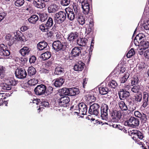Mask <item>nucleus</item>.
<instances>
[{
  "mask_svg": "<svg viewBox=\"0 0 149 149\" xmlns=\"http://www.w3.org/2000/svg\"><path fill=\"white\" fill-rule=\"evenodd\" d=\"M130 134H131L130 135L132 138L135 141L136 143L139 145H142V143L139 142V141L138 139H139L141 140L144 138V136L142 133L138 130H133Z\"/></svg>",
  "mask_w": 149,
  "mask_h": 149,
  "instance_id": "obj_1",
  "label": "nucleus"
},
{
  "mask_svg": "<svg viewBox=\"0 0 149 149\" xmlns=\"http://www.w3.org/2000/svg\"><path fill=\"white\" fill-rule=\"evenodd\" d=\"M10 54V52L7 46L3 44H0V58H4L5 56H9Z\"/></svg>",
  "mask_w": 149,
  "mask_h": 149,
  "instance_id": "obj_2",
  "label": "nucleus"
},
{
  "mask_svg": "<svg viewBox=\"0 0 149 149\" xmlns=\"http://www.w3.org/2000/svg\"><path fill=\"white\" fill-rule=\"evenodd\" d=\"M46 86L43 84L38 85L34 90L35 94L37 95H41L46 93Z\"/></svg>",
  "mask_w": 149,
  "mask_h": 149,
  "instance_id": "obj_3",
  "label": "nucleus"
},
{
  "mask_svg": "<svg viewBox=\"0 0 149 149\" xmlns=\"http://www.w3.org/2000/svg\"><path fill=\"white\" fill-rule=\"evenodd\" d=\"M108 106L106 104H102L101 108V116L102 119L107 120L108 119Z\"/></svg>",
  "mask_w": 149,
  "mask_h": 149,
  "instance_id": "obj_4",
  "label": "nucleus"
},
{
  "mask_svg": "<svg viewBox=\"0 0 149 149\" xmlns=\"http://www.w3.org/2000/svg\"><path fill=\"white\" fill-rule=\"evenodd\" d=\"M99 105L97 104L94 103L90 106L88 112L91 115L97 116L99 114Z\"/></svg>",
  "mask_w": 149,
  "mask_h": 149,
  "instance_id": "obj_5",
  "label": "nucleus"
},
{
  "mask_svg": "<svg viewBox=\"0 0 149 149\" xmlns=\"http://www.w3.org/2000/svg\"><path fill=\"white\" fill-rule=\"evenodd\" d=\"M139 121V119L134 117H131L129 119L126 121L125 124L129 126L134 127L135 126H138Z\"/></svg>",
  "mask_w": 149,
  "mask_h": 149,
  "instance_id": "obj_6",
  "label": "nucleus"
},
{
  "mask_svg": "<svg viewBox=\"0 0 149 149\" xmlns=\"http://www.w3.org/2000/svg\"><path fill=\"white\" fill-rule=\"evenodd\" d=\"M15 74L16 77L22 79L25 78L27 75V73L24 68H17L16 70Z\"/></svg>",
  "mask_w": 149,
  "mask_h": 149,
  "instance_id": "obj_7",
  "label": "nucleus"
},
{
  "mask_svg": "<svg viewBox=\"0 0 149 149\" xmlns=\"http://www.w3.org/2000/svg\"><path fill=\"white\" fill-rule=\"evenodd\" d=\"M78 1L81 3L84 14L85 15L88 14L89 11L90 7L87 1V0H78Z\"/></svg>",
  "mask_w": 149,
  "mask_h": 149,
  "instance_id": "obj_8",
  "label": "nucleus"
},
{
  "mask_svg": "<svg viewBox=\"0 0 149 149\" xmlns=\"http://www.w3.org/2000/svg\"><path fill=\"white\" fill-rule=\"evenodd\" d=\"M65 13L62 11L56 13V23L60 24L63 22L66 18Z\"/></svg>",
  "mask_w": 149,
  "mask_h": 149,
  "instance_id": "obj_9",
  "label": "nucleus"
},
{
  "mask_svg": "<svg viewBox=\"0 0 149 149\" xmlns=\"http://www.w3.org/2000/svg\"><path fill=\"white\" fill-rule=\"evenodd\" d=\"M121 117L120 112L118 111L116 113L113 112L111 113V120L112 122L117 123L119 121Z\"/></svg>",
  "mask_w": 149,
  "mask_h": 149,
  "instance_id": "obj_10",
  "label": "nucleus"
},
{
  "mask_svg": "<svg viewBox=\"0 0 149 149\" xmlns=\"http://www.w3.org/2000/svg\"><path fill=\"white\" fill-rule=\"evenodd\" d=\"M79 109V113L80 114L85 115L86 114L87 112V106L84 103H79L77 107Z\"/></svg>",
  "mask_w": 149,
  "mask_h": 149,
  "instance_id": "obj_11",
  "label": "nucleus"
},
{
  "mask_svg": "<svg viewBox=\"0 0 149 149\" xmlns=\"http://www.w3.org/2000/svg\"><path fill=\"white\" fill-rule=\"evenodd\" d=\"M65 11L67 15L68 18L71 20H73L75 17V14L73 11L72 9L68 7L65 9Z\"/></svg>",
  "mask_w": 149,
  "mask_h": 149,
  "instance_id": "obj_12",
  "label": "nucleus"
},
{
  "mask_svg": "<svg viewBox=\"0 0 149 149\" xmlns=\"http://www.w3.org/2000/svg\"><path fill=\"white\" fill-rule=\"evenodd\" d=\"M85 64L81 61H79L74 66V70L78 71H81L84 68Z\"/></svg>",
  "mask_w": 149,
  "mask_h": 149,
  "instance_id": "obj_13",
  "label": "nucleus"
},
{
  "mask_svg": "<svg viewBox=\"0 0 149 149\" xmlns=\"http://www.w3.org/2000/svg\"><path fill=\"white\" fill-rule=\"evenodd\" d=\"M145 35L142 33H139L135 37L134 40V43L135 45L139 47L140 45L141 40L145 38Z\"/></svg>",
  "mask_w": 149,
  "mask_h": 149,
  "instance_id": "obj_14",
  "label": "nucleus"
},
{
  "mask_svg": "<svg viewBox=\"0 0 149 149\" xmlns=\"http://www.w3.org/2000/svg\"><path fill=\"white\" fill-rule=\"evenodd\" d=\"M60 100L59 101V105L61 106L65 107L66 104L70 101L69 98L67 96H64L59 98Z\"/></svg>",
  "mask_w": 149,
  "mask_h": 149,
  "instance_id": "obj_15",
  "label": "nucleus"
},
{
  "mask_svg": "<svg viewBox=\"0 0 149 149\" xmlns=\"http://www.w3.org/2000/svg\"><path fill=\"white\" fill-rule=\"evenodd\" d=\"M119 95L120 99L123 100L129 97L130 93L128 91H124L123 89H121L119 93Z\"/></svg>",
  "mask_w": 149,
  "mask_h": 149,
  "instance_id": "obj_16",
  "label": "nucleus"
},
{
  "mask_svg": "<svg viewBox=\"0 0 149 149\" xmlns=\"http://www.w3.org/2000/svg\"><path fill=\"white\" fill-rule=\"evenodd\" d=\"M6 39L7 42L9 46H11L13 45L16 41V38L12 36L10 34H8L6 36Z\"/></svg>",
  "mask_w": 149,
  "mask_h": 149,
  "instance_id": "obj_17",
  "label": "nucleus"
},
{
  "mask_svg": "<svg viewBox=\"0 0 149 149\" xmlns=\"http://www.w3.org/2000/svg\"><path fill=\"white\" fill-rule=\"evenodd\" d=\"M81 47H75L72 50L71 54L72 57H76L79 56L81 52Z\"/></svg>",
  "mask_w": 149,
  "mask_h": 149,
  "instance_id": "obj_18",
  "label": "nucleus"
},
{
  "mask_svg": "<svg viewBox=\"0 0 149 149\" xmlns=\"http://www.w3.org/2000/svg\"><path fill=\"white\" fill-rule=\"evenodd\" d=\"M148 94L146 92L143 93V104L141 107L145 108L148 105Z\"/></svg>",
  "mask_w": 149,
  "mask_h": 149,
  "instance_id": "obj_19",
  "label": "nucleus"
},
{
  "mask_svg": "<svg viewBox=\"0 0 149 149\" xmlns=\"http://www.w3.org/2000/svg\"><path fill=\"white\" fill-rule=\"evenodd\" d=\"M31 50V48L27 47H24L19 51V52L23 56L28 55Z\"/></svg>",
  "mask_w": 149,
  "mask_h": 149,
  "instance_id": "obj_20",
  "label": "nucleus"
},
{
  "mask_svg": "<svg viewBox=\"0 0 149 149\" xmlns=\"http://www.w3.org/2000/svg\"><path fill=\"white\" fill-rule=\"evenodd\" d=\"M68 95L74 96L78 94L79 91L77 88H68Z\"/></svg>",
  "mask_w": 149,
  "mask_h": 149,
  "instance_id": "obj_21",
  "label": "nucleus"
},
{
  "mask_svg": "<svg viewBox=\"0 0 149 149\" xmlns=\"http://www.w3.org/2000/svg\"><path fill=\"white\" fill-rule=\"evenodd\" d=\"M39 19L38 17L36 15H32L28 19L29 22L31 24H34L36 23Z\"/></svg>",
  "mask_w": 149,
  "mask_h": 149,
  "instance_id": "obj_22",
  "label": "nucleus"
},
{
  "mask_svg": "<svg viewBox=\"0 0 149 149\" xmlns=\"http://www.w3.org/2000/svg\"><path fill=\"white\" fill-rule=\"evenodd\" d=\"M68 88H65L58 90L57 93V96H63L65 95H68Z\"/></svg>",
  "mask_w": 149,
  "mask_h": 149,
  "instance_id": "obj_23",
  "label": "nucleus"
},
{
  "mask_svg": "<svg viewBox=\"0 0 149 149\" xmlns=\"http://www.w3.org/2000/svg\"><path fill=\"white\" fill-rule=\"evenodd\" d=\"M49 105V103L47 101V100L44 99L40 103L39 107L38 109V110H39V112H40V111L42 110V109L43 107H48Z\"/></svg>",
  "mask_w": 149,
  "mask_h": 149,
  "instance_id": "obj_24",
  "label": "nucleus"
},
{
  "mask_svg": "<svg viewBox=\"0 0 149 149\" xmlns=\"http://www.w3.org/2000/svg\"><path fill=\"white\" fill-rule=\"evenodd\" d=\"M78 37V33L76 32H72L68 34V40L69 41H73Z\"/></svg>",
  "mask_w": 149,
  "mask_h": 149,
  "instance_id": "obj_25",
  "label": "nucleus"
},
{
  "mask_svg": "<svg viewBox=\"0 0 149 149\" xmlns=\"http://www.w3.org/2000/svg\"><path fill=\"white\" fill-rule=\"evenodd\" d=\"M76 17L77 18L79 23L80 24L83 25L86 23L87 25H88L87 19L85 20L84 17L80 15Z\"/></svg>",
  "mask_w": 149,
  "mask_h": 149,
  "instance_id": "obj_26",
  "label": "nucleus"
},
{
  "mask_svg": "<svg viewBox=\"0 0 149 149\" xmlns=\"http://www.w3.org/2000/svg\"><path fill=\"white\" fill-rule=\"evenodd\" d=\"M48 44L45 41H42L39 42L37 44L38 48L40 50H42L46 48Z\"/></svg>",
  "mask_w": 149,
  "mask_h": 149,
  "instance_id": "obj_27",
  "label": "nucleus"
},
{
  "mask_svg": "<svg viewBox=\"0 0 149 149\" xmlns=\"http://www.w3.org/2000/svg\"><path fill=\"white\" fill-rule=\"evenodd\" d=\"M87 42L86 38H79L77 41V43L79 45L81 46H85Z\"/></svg>",
  "mask_w": 149,
  "mask_h": 149,
  "instance_id": "obj_28",
  "label": "nucleus"
},
{
  "mask_svg": "<svg viewBox=\"0 0 149 149\" xmlns=\"http://www.w3.org/2000/svg\"><path fill=\"white\" fill-rule=\"evenodd\" d=\"M58 34H56V38L58 37L59 35L58 36ZM58 38H56V52L58 50H63V43L60 40H57Z\"/></svg>",
  "mask_w": 149,
  "mask_h": 149,
  "instance_id": "obj_29",
  "label": "nucleus"
},
{
  "mask_svg": "<svg viewBox=\"0 0 149 149\" xmlns=\"http://www.w3.org/2000/svg\"><path fill=\"white\" fill-rule=\"evenodd\" d=\"M51 56V53L47 51L42 54L41 55V58L43 61H45L49 59Z\"/></svg>",
  "mask_w": 149,
  "mask_h": 149,
  "instance_id": "obj_30",
  "label": "nucleus"
},
{
  "mask_svg": "<svg viewBox=\"0 0 149 149\" xmlns=\"http://www.w3.org/2000/svg\"><path fill=\"white\" fill-rule=\"evenodd\" d=\"M88 23V25L89 27L88 29H87L86 27H85L86 28V31H88L90 32L91 30V28L93 26L94 24V22L93 20L91 19V18H89L87 21Z\"/></svg>",
  "mask_w": 149,
  "mask_h": 149,
  "instance_id": "obj_31",
  "label": "nucleus"
},
{
  "mask_svg": "<svg viewBox=\"0 0 149 149\" xmlns=\"http://www.w3.org/2000/svg\"><path fill=\"white\" fill-rule=\"evenodd\" d=\"M139 46L146 49L149 47V42L146 40L140 41Z\"/></svg>",
  "mask_w": 149,
  "mask_h": 149,
  "instance_id": "obj_32",
  "label": "nucleus"
},
{
  "mask_svg": "<svg viewBox=\"0 0 149 149\" xmlns=\"http://www.w3.org/2000/svg\"><path fill=\"white\" fill-rule=\"evenodd\" d=\"M36 72V71L35 68L32 66L29 67L28 70V74L30 76H32L35 74Z\"/></svg>",
  "mask_w": 149,
  "mask_h": 149,
  "instance_id": "obj_33",
  "label": "nucleus"
},
{
  "mask_svg": "<svg viewBox=\"0 0 149 149\" xmlns=\"http://www.w3.org/2000/svg\"><path fill=\"white\" fill-rule=\"evenodd\" d=\"M99 92L101 95H106L109 93L108 88L106 87H100L99 88Z\"/></svg>",
  "mask_w": 149,
  "mask_h": 149,
  "instance_id": "obj_34",
  "label": "nucleus"
},
{
  "mask_svg": "<svg viewBox=\"0 0 149 149\" xmlns=\"http://www.w3.org/2000/svg\"><path fill=\"white\" fill-rule=\"evenodd\" d=\"M108 86L111 88H116L118 87V84L116 81L112 80L109 82Z\"/></svg>",
  "mask_w": 149,
  "mask_h": 149,
  "instance_id": "obj_35",
  "label": "nucleus"
},
{
  "mask_svg": "<svg viewBox=\"0 0 149 149\" xmlns=\"http://www.w3.org/2000/svg\"><path fill=\"white\" fill-rule=\"evenodd\" d=\"M12 87L9 83L7 84L6 83H4L2 86V90L3 91H6L7 90H9L11 89Z\"/></svg>",
  "mask_w": 149,
  "mask_h": 149,
  "instance_id": "obj_36",
  "label": "nucleus"
},
{
  "mask_svg": "<svg viewBox=\"0 0 149 149\" xmlns=\"http://www.w3.org/2000/svg\"><path fill=\"white\" fill-rule=\"evenodd\" d=\"M6 68L2 66H0V78L2 79L5 76Z\"/></svg>",
  "mask_w": 149,
  "mask_h": 149,
  "instance_id": "obj_37",
  "label": "nucleus"
},
{
  "mask_svg": "<svg viewBox=\"0 0 149 149\" xmlns=\"http://www.w3.org/2000/svg\"><path fill=\"white\" fill-rule=\"evenodd\" d=\"M49 13H55L56 11V4H51L48 8Z\"/></svg>",
  "mask_w": 149,
  "mask_h": 149,
  "instance_id": "obj_38",
  "label": "nucleus"
},
{
  "mask_svg": "<svg viewBox=\"0 0 149 149\" xmlns=\"http://www.w3.org/2000/svg\"><path fill=\"white\" fill-rule=\"evenodd\" d=\"M73 8L75 13L76 17L80 15L79 8L77 5H74L73 6Z\"/></svg>",
  "mask_w": 149,
  "mask_h": 149,
  "instance_id": "obj_39",
  "label": "nucleus"
},
{
  "mask_svg": "<svg viewBox=\"0 0 149 149\" xmlns=\"http://www.w3.org/2000/svg\"><path fill=\"white\" fill-rule=\"evenodd\" d=\"M64 72L63 68L61 66H56V75L63 74Z\"/></svg>",
  "mask_w": 149,
  "mask_h": 149,
  "instance_id": "obj_40",
  "label": "nucleus"
},
{
  "mask_svg": "<svg viewBox=\"0 0 149 149\" xmlns=\"http://www.w3.org/2000/svg\"><path fill=\"white\" fill-rule=\"evenodd\" d=\"M48 16V15L45 13H40V18L41 22H43L47 19Z\"/></svg>",
  "mask_w": 149,
  "mask_h": 149,
  "instance_id": "obj_41",
  "label": "nucleus"
},
{
  "mask_svg": "<svg viewBox=\"0 0 149 149\" xmlns=\"http://www.w3.org/2000/svg\"><path fill=\"white\" fill-rule=\"evenodd\" d=\"M53 20L52 18L49 17L46 24H45L46 26L49 29L53 25Z\"/></svg>",
  "mask_w": 149,
  "mask_h": 149,
  "instance_id": "obj_42",
  "label": "nucleus"
},
{
  "mask_svg": "<svg viewBox=\"0 0 149 149\" xmlns=\"http://www.w3.org/2000/svg\"><path fill=\"white\" fill-rule=\"evenodd\" d=\"M119 106L120 109L123 111H126L127 109V106L123 101H121L119 102Z\"/></svg>",
  "mask_w": 149,
  "mask_h": 149,
  "instance_id": "obj_43",
  "label": "nucleus"
},
{
  "mask_svg": "<svg viewBox=\"0 0 149 149\" xmlns=\"http://www.w3.org/2000/svg\"><path fill=\"white\" fill-rule=\"evenodd\" d=\"M64 81L62 78H59L56 79V87H60L64 83Z\"/></svg>",
  "mask_w": 149,
  "mask_h": 149,
  "instance_id": "obj_44",
  "label": "nucleus"
},
{
  "mask_svg": "<svg viewBox=\"0 0 149 149\" xmlns=\"http://www.w3.org/2000/svg\"><path fill=\"white\" fill-rule=\"evenodd\" d=\"M142 95L141 94H139L134 96V100L137 102H140L142 100Z\"/></svg>",
  "mask_w": 149,
  "mask_h": 149,
  "instance_id": "obj_45",
  "label": "nucleus"
},
{
  "mask_svg": "<svg viewBox=\"0 0 149 149\" xmlns=\"http://www.w3.org/2000/svg\"><path fill=\"white\" fill-rule=\"evenodd\" d=\"M24 3V0H16L15 2V5L16 6L19 7L23 6Z\"/></svg>",
  "mask_w": 149,
  "mask_h": 149,
  "instance_id": "obj_46",
  "label": "nucleus"
},
{
  "mask_svg": "<svg viewBox=\"0 0 149 149\" xmlns=\"http://www.w3.org/2000/svg\"><path fill=\"white\" fill-rule=\"evenodd\" d=\"M38 82V80L36 79H32L29 80L28 83L30 85L34 86Z\"/></svg>",
  "mask_w": 149,
  "mask_h": 149,
  "instance_id": "obj_47",
  "label": "nucleus"
},
{
  "mask_svg": "<svg viewBox=\"0 0 149 149\" xmlns=\"http://www.w3.org/2000/svg\"><path fill=\"white\" fill-rule=\"evenodd\" d=\"M18 82L17 80H15L13 78H11L9 80L8 83H9L11 87L12 86H16Z\"/></svg>",
  "mask_w": 149,
  "mask_h": 149,
  "instance_id": "obj_48",
  "label": "nucleus"
},
{
  "mask_svg": "<svg viewBox=\"0 0 149 149\" xmlns=\"http://www.w3.org/2000/svg\"><path fill=\"white\" fill-rule=\"evenodd\" d=\"M140 88V85H135L133 87L131 88V90L133 93H137L138 92Z\"/></svg>",
  "mask_w": 149,
  "mask_h": 149,
  "instance_id": "obj_49",
  "label": "nucleus"
},
{
  "mask_svg": "<svg viewBox=\"0 0 149 149\" xmlns=\"http://www.w3.org/2000/svg\"><path fill=\"white\" fill-rule=\"evenodd\" d=\"M129 77V74L128 73H127L125 74L124 76L121 78L120 79V82L121 83H124L127 81V79Z\"/></svg>",
  "mask_w": 149,
  "mask_h": 149,
  "instance_id": "obj_50",
  "label": "nucleus"
},
{
  "mask_svg": "<svg viewBox=\"0 0 149 149\" xmlns=\"http://www.w3.org/2000/svg\"><path fill=\"white\" fill-rule=\"evenodd\" d=\"M34 5L36 7L40 8H43L46 6V4L44 2L40 3H38L36 2Z\"/></svg>",
  "mask_w": 149,
  "mask_h": 149,
  "instance_id": "obj_51",
  "label": "nucleus"
},
{
  "mask_svg": "<svg viewBox=\"0 0 149 149\" xmlns=\"http://www.w3.org/2000/svg\"><path fill=\"white\" fill-rule=\"evenodd\" d=\"M135 54V52L133 48H132L127 53V56L128 58H130Z\"/></svg>",
  "mask_w": 149,
  "mask_h": 149,
  "instance_id": "obj_52",
  "label": "nucleus"
},
{
  "mask_svg": "<svg viewBox=\"0 0 149 149\" xmlns=\"http://www.w3.org/2000/svg\"><path fill=\"white\" fill-rule=\"evenodd\" d=\"M39 29L41 31L43 32L47 31L48 30L49 28L46 26L45 24H42L40 26Z\"/></svg>",
  "mask_w": 149,
  "mask_h": 149,
  "instance_id": "obj_53",
  "label": "nucleus"
},
{
  "mask_svg": "<svg viewBox=\"0 0 149 149\" xmlns=\"http://www.w3.org/2000/svg\"><path fill=\"white\" fill-rule=\"evenodd\" d=\"M139 79L137 77H135L132 79L131 81V84L132 85H137L138 84Z\"/></svg>",
  "mask_w": 149,
  "mask_h": 149,
  "instance_id": "obj_54",
  "label": "nucleus"
},
{
  "mask_svg": "<svg viewBox=\"0 0 149 149\" xmlns=\"http://www.w3.org/2000/svg\"><path fill=\"white\" fill-rule=\"evenodd\" d=\"M33 34L31 32L27 31L26 35V40H29L33 37Z\"/></svg>",
  "mask_w": 149,
  "mask_h": 149,
  "instance_id": "obj_55",
  "label": "nucleus"
},
{
  "mask_svg": "<svg viewBox=\"0 0 149 149\" xmlns=\"http://www.w3.org/2000/svg\"><path fill=\"white\" fill-rule=\"evenodd\" d=\"M56 55H57V57L58 58H61L64 56L63 50H58L56 52Z\"/></svg>",
  "mask_w": 149,
  "mask_h": 149,
  "instance_id": "obj_56",
  "label": "nucleus"
},
{
  "mask_svg": "<svg viewBox=\"0 0 149 149\" xmlns=\"http://www.w3.org/2000/svg\"><path fill=\"white\" fill-rule=\"evenodd\" d=\"M145 49H143V48L141 47L140 46H139V47L137 49L138 52L139 54L140 55H143V54H144V50Z\"/></svg>",
  "mask_w": 149,
  "mask_h": 149,
  "instance_id": "obj_57",
  "label": "nucleus"
},
{
  "mask_svg": "<svg viewBox=\"0 0 149 149\" xmlns=\"http://www.w3.org/2000/svg\"><path fill=\"white\" fill-rule=\"evenodd\" d=\"M53 88L52 86H49L47 88H46V93L47 95L51 94L53 91Z\"/></svg>",
  "mask_w": 149,
  "mask_h": 149,
  "instance_id": "obj_58",
  "label": "nucleus"
},
{
  "mask_svg": "<svg viewBox=\"0 0 149 149\" xmlns=\"http://www.w3.org/2000/svg\"><path fill=\"white\" fill-rule=\"evenodd\" d=\"M70 0H62L61 3L63 6H67L70 4Z\"/></svg>",
  "mask_w": 149,
  "mask_h": 149,
  "instance_id": "obj_59",
  "label": "nucleus"
},
{
  "mask_svg": "<svg viewBox=\"0 0 149 149\" xmlns=\"http://www.w3.org/2000/svg\"><path fill=\"white\" fill-rule=\"evenodd\" d=\"M36 58L33 55L32 56L29 58V61L30 63H34L36 61Z\"/></svg>",
  "mask_w": 149,
  "mask_h": 149,
  "instance_id": "obj_60",
  "label": "nucleus"
},
{
  "mask_svg": "<svg viewBox=\"0 0 149 149\" xmlns=\"http://www.w3.org/2000/svg\"><path fill=\"white\" fill-rule=\"evenodd\" d=\"M6 14V13L4 12L0 13V22L3 19Z\"/></svg>",
  "mask_w": 149,
  "mask_h": 149,
  "instance_id": "obj_61",
  "label": "nucleus"
},
{
  "mask_svg": "<svg viewBox=\"0 0 149 149\" xmlns=\"http://www.w3.org/2000/svg\"><path fill=\"white\" fill-rule=\"evenodd\" d=\"M134 114L135 116L138 118L141 117V114L138 111H135L134 112Z\"/></svg>",
  "mask_w": 149,
  "mask_h": 149,
  "instance_id": "obj_62",
  "label": "nucleus"
},
{
  "mask_svg": "<svg viewBox=\"0 0 149 149\" xmlns=\"http://www.w3.org/2000/svg\"><path fill=\"white\" fill-rule=\"evenodd\" d=\"M144 55L146 58L149 59V49L145 52Z\"/></svg>",
  "mask_w": 149,
  "mask_h": 149,
  "instance_id": "obj_63",
  "label": "nucleus"
},
{
  "mask_svg": "<svg viewBox=\"0 0 149 149\" xmlns=\"http://www.w3.org/2000/svg\"><path fill=\"white\" fill-rule=\"evenodd\" d=\"M144 28L146 30H149V20L146 23L144 26Z\"/></svg>",
  "mask_w": 149,
  "mask_h": 149,
  "instance_id": "obj_64",
  "label": "nucleus"
}]
</instances>
